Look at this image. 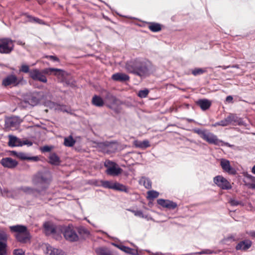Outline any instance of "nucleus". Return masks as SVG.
<instances>
[{
	"instance_id": "39",
	"label": "nucleus",
	"mask_w": 255,
	"mask_h": 255,
	"mask_svg": "<svg viewBox=\"0 0 255 255\" xmlns=\"http://www.w3.org/2000/svg\"><path fill=\"white\" fill-rule=\"evenodd\" d=\"M141 181L143 182V184L146 189H150L151 188L152 182L148 178L142 177L141 179Z\"/></svg>"
},
{
	"instance_id": "17",
	"label": "nucleus",
	"mask_w": 255,
	"mask_h": 255,
	"mask_svg": "<svg viewBox=\"0 0 255 255\" xmlns=\"http://www.w3.org/2000/svg\"><path fill=\"white\" fill-rule=\"evenodd\" d=\"M17 191H22L27 194L31 195L34 197H37L38 195L40 194V190L37 189L27 187L21 186L16 189Z\"/></svg>"
},
{
	"instance_id": "16",
	"label": "nucleus",
	"mask_w": 255,
	"mask_h": 255,
	"mask_svg": "<svg viewBox=\"0 0 255 255\" xmlns=\"http://www.w3.org/2000/svg\"><path fill=\"white\" fill-rule=\"evenodd\" d=\"M253 242L250 240H244L238 243L235 249L236 251H246L252 246Z\"/></svg>"
},
{
	"instance_id": "44",
	"label": "nucleus",
	"mask_w": 255,
	"mask_h": 255,
	"mask_svg": "<svg viewBox=\"0 0 255 255\" xmlns=\"http://www.w3.org/2000/svg\"><path fill=\"white\" fill-rule=\"evenodd\" d=\"M127 210L133 213L135 216L140 217L142 218H144L142 212L140 210L135 211L131 209H128Z\"/></svg>"
},
{
	"instance_id": "64",
	"label": "nucleus",
	"mask_w": 255,
	"mask_h": 255,
	"mask_svg": "<svg viewBox=\"0 0 255 255\" xmlns=\"http://www.w3.org/2000/svg\"><path fill=\"white\" fill-rule=\"evenodd\" d=\"M0 255H7V250L0 251Z\"/></svg>"
},
{
	"instance_id": "28",
	"label": "nucleus",
	"mask_w": 255,
	"mask_h": 255,
	"mask_svg": "<svg viewBox=\"0 0 255 255\" xmlns=\"http://www.w3.org/2000/svg\"><path fill=\"white\" fill-rule=\"evenodd\" d=\"M64 75H65V74ZM61 78H62V82L64 83L65 86L72 88L76 87V82L73 78H65V76Z\"/></svg>"
},
{
	"instance_id": "15",
	"label": "nucleus",
	"mask_w": 255,
	"mask_h": 255,
	"mask_svg": "<svg viewBox=\"0 0 255 255\" xmlns=\"http://www.w3.org/2000/svg\"><path fill=\"white\" fill-rule=\"evenodd\" d=\"M0 163L4 167L8 168H14L18 165V162L11 157L2 158Z\"/></svg>"
},
{
	"instance_id": "13",
	"label": "nucleus",
	"mask_w": 255,
	"mask_h": 255,
	"mask_svg": "<svg viewBox=\"0 0 255 255\" xmlns=\"http://www.w3.org/2000/svg\"><path fill=\"white\" fill-rule=\"evenodd\" d=\"M42 93L34 92L27 98V103L32 106L38 105L43 97Z\"/></svg>"
},
{
	"instance_id": "63",
	"label": "nucleus",
	"mask_w": 255,
	"mask_h": 255,
	"mask_svg": "<svg viewBox=\"0 0 255 255\" xmlns=\"http://www.w3.org/2000/svg\"><path fill=\"white\" fill-rule=\"evenodd\" d=\"M27 141H28V139L23 140H21V146L24 145H27Z\"/></svg>"
},
{
	"instance_id": "56",
	"label": "nucleus",
	"mask_w": 255,
	"mask_h": 255,
	"mask_svg": "<svg viewBox=\"0 0 255 255\" xmlns=\"http://www.w3.org/2000/svg\"><path fill=\"white\" fill-rule=\"evenodd\" d=\"M105 98L107 99H109L110 100H111L114 102H115L116 101V97L110 93H107Z\"/></svg>"
},
{
	"instance_id": "9",
	"label": "nucleus",
	"mask_w": 255,
	"mask_h": 255,
	"mask_svg": "<svg viewBox=\"0 0 255 255\" xmlns=\"http://www.w3.org/2000/svg\"><path fill=\"white\" fill-rule=\"evenodd\" d=\"M214 183L222 190H230L232 188L231 183L222 175H217L213 178Z\"/></svg>"
},
{
	"instance_id": "54",
	"label": "nucleus",
	"mask_w": 255,
	"mask_h": 255,
	"mask_svg": "<svg viewBox=\"0 0 255 255\" xmlns=\"http://www.w3.org/2000/svg\"><path fill=\"white\" fill-rule=\"evenodd\" d=\"M7 243L5 242H0V251H6Z\"/></svg>"
},
{
	"instance_id": "36",
	"label": "nucleus",
	"mask_w": 255,
	"mask_h": 255,
	"mask_svg": "<svg viewBox=\"0 0 255 255\" xmlns=\"http://www.w3.org/2000/svg\"><path fill=\"white\" fill-rule=\"evenodd\" d=\"M220 165L225 172L231 166L229 160L224 158L221 159Z\"/></svg>"
},
{
	"instance_id": "61",
	"label": "nucleus",
	"mask_w": 255,
	"mask_h": 255,
	"mask_svg": "<svg viewBox=\"0 0 255 255\" xmlns=\"http://www.w3.org/2000/svg\"><path fill=\"white\" fill-rule=\"evenodd\" d=\"M112 245L115 247H116L117 248H118V249H119L120 250H121V249H122V246H123V245H122V244H116V243H112Z\"/></svg>"
},
{
	"instance_id": "51",
	"label": "nucleus",
	"mask_w": 255,
	"mask_h": 255,
	"mask_svg": "<svg viewBox=\"0 0 255 255\" xmlns=\"http://www.w3.org/2000/svg\"><path fill=\"white\" fill-rule=\"evenodd\" d=\"M228 173L229 174L235 175L237 174V170L232 166H231L229 168L227 169L225 171Z\"/></svg>"
},
{
	"instance_id": "40",
	"label": "nucleus",
	"mask_w": 255,
	"mask_h": 255,
	"mask_svg": "<svg viewBox=\"0 0 255 255\" xmlns=\"http://www.w3.org/2000/svg\"><path fill=\"white\" fill-rule=\"evenodd\" d=\"M111 251L105 248H99L97 249L96 253L98 255H109Z\"/></svg>"
},
{
	"instance_id": "35",
	"label": "nucleus",
	"mask_w": 255,
	"mask_h": 255,
	"mask_svg": "<svg viewBox=\"0 0 255 255\" xmlns=\"http://www.w3.org/2000/svg\"><path fill=\"white\" fill-rule=\"evenodd\" d=\"M238 240V239L235 238V235L234 234H231L229 235L228 237L224 238L223 239L221 242L223 244H227V243L229 242H236Z\"/></svg>"
},
{
	"instance_id": "50",
	"label": "nucleus",
	"mask_w": 255,
	"mask_h": 255,
	"mask_svg": "<svg viewBox=\"0 0 255 255\" xmlns=\"http://www.w3.org/2000/svg\"><path fill=\"white\" fill-rule=\"evenodd\" d=\"M53 146H49L48 145H44L40 148V150L42 152H50L53 148Z\"/></svg>"
},
{
	"instance_id": "30",
	"label": "nucleus",
	"mask_w": 255,
	"mask_h": 255,
	"mask_svg": "<svg viewBox=\"0 0 255 255\" xmlns=\"http://www.w3.org/2000/svg\"><path fill=\"white\" fill-rule=\"evenodd\" d=\"M134 144L135 147L140 148H146L150 146L149 142L147 140H144L142 141L135 140Z\"/></svg>"
},
{
	"instance_id": "37",
	"label": "nucleus",
	"mask_w": 255,
	"mask_h": 255,
	"mask_svg": "<svg viewBox=\"0 0 255 255\" xmlns=\"http://www.w3.org/2000/svg\"><path fill=\"white\" fill-rule=\"evenodd\" d=\"M101 185L105 188L113 189L114 182L108 180H101Z\"/></svg>"
},
{
	"instance_id": "18",
	"label": "nucleus",
	"mask_w": 255,
	"mask_h": 255,
	"mask_svg": "<svg viewBox=\"0 0 255 255\" xmlns=\"http://www.w3.org/2000/svg\"><path fill=\"white\" fill-rule=\"evenodd\" d=\"M227 120L229 125H238L240 126L245 125V122L243 120L238 117L236 115L231 114L227 117Z\"/></svg>"
},
{
	"instance_id": "32",
	"label": "nucleus",
	"mask_w": 255,
	"mask_h": 255,
	"mask_svg": "<svg viewBox=\"0 0 255 255\" xmlns=\"http://www.w3.org/2000/svg\"><path fill=\"white\" fill-rule=\"evenodd\" d=\"M76 140L73 136L70 135L66 137L64 140V145L67 147H72L75 144Z\"/></svg>"
},
{
	"instance_id": "47",
	"label": "nucleus",
	"mask_w": 255,
	"mask_h": 255,
	"mask_svg": "<svg viewBox=\"0 0 255 255\" xmlns=\"http://www.w3.org/2000/svg\"><path fill=\"white\" fill-rule=\"evenodd\" d=\"M7 239L6 233L3 230H0V242H5L6 243Z\"/></svg>"
},
{
	"instance_id": "3",
	"label": "nucleus",
	"mask_w": 255,
	"mask_h": 255,
	"mask_svg": "<svg viewBox=\"0 0 255 255\" xmlns=\"http://www.w3.org/2000/svg\"><path fill=\"white\" fill-rule=\"evenodd\" d=\"M52 180L51 172L47 169H43L35 173L32 178L34 185L40 187L42 190L46 189Z\"/></svg>"
},
{
	"instance_id": "42",
	"label": "nucleus",
	"mask_w": 255,
	"mask_h": 255,
	"mask_svg": "<svg viewBox=\"0 0 255 255\" xmlns=\"http://www.w3.org/2000/svg\"><path fill=\"white\" fill-rule=\"evenodd\" d=\"M78 232L80 235H88L90 234L89 231L84 227H80L77 229L76 232Z\"/></svg>"
},
{
	"instance_id": "11",
	"label": "nucleus",
	"mask_w": 255,
	"mask_h": 255,
	"mask_svg": "<svg viewBox=\"0 0 255 255\" xmlns=\"http://www.w3.org/2000/svg\"><path fill=\"white\" fill-rule=\"evenodd\" d=\"M29 77L35 81H39L43 83H46L47 82L46 77L42 74L40 70L36 68L31 70Z\"/></svg>"
},
{
	"instance_id": "62",
	"label": "nucleus",
	"mask_w": 255,
	"mask_h": 255,
	"mask_svg": "<svg viewBox=\"0 0 255 255\" xmlns=\"http://www.w3.org/2000/svg\"><path fill=\"white\" fill-rule=\"evenodd\" d=\"M10 152H11V154L12 156H15V157H17L18 154V152H17V151H15V150H12V151H11Z\"/></svg>"
},
{
	"instance_id": "21",
	"label": "nucleus",
	"mask_w": 255,
	"mask_h": 255,
	"mask_svg": "<svg viewBox=\"0 0 255 255\" xmlns=\"http://www.w3.org/2000/svg\"><path fill=\"white\" fill-rule=\"evenodd\" d=\"M112 79L115 81L125 82L129 80V76L125 73L118 72L114 74L112 76Z\"/></svg>"
},
{
	"instance_id": "33",
	"label": "nucleus",
	"mask_w": 255,
	"mask_h": 255,
	"mask_svg": "<svg viewBox=\"0 0 255 255\" xmlns=\"http://www.w3.org/2000/svg\"><path fill=\"white\" fill-rule=\"evenodd\" d=\"M121 247V251L124 252L126 253H127L131 255H138V251L137 250L130 248L124 245H123Z\"/></svg>"
},
{
	"instance_id": "2",
	"label": "nucleus",
	"mask_w": 255,
	"mask_h": 255,
	"mask_svg": "<svg viewBox=\"0 0 255 255\" xmlns=\"http://www.w3.org/2000/svg\"><path fill=\"white\" fill-rule=\"evenodd\" d=\"M193 131L198 134L201 138L208 142L209 144L221 146H226L229 147L233 146V145L228 142L219 139L216 135L209 131L207 129L194 128L193 129Z\"/></svg>"
},
{
	"instance_id": "14",
	"label": "nucleus",
	"mask_w": 255,
	"mask_h": 255,
	"mask_svg": "<svg viewBox=\"0 0 255 255\" xmlns=\"http://www.w3.org/2000/svg\"><path fill=\"white\" fill-rule=\"evenodd\" d=\"M157 203L162 207L169 210H174L177 207V204L176 202L169 200L158 199L157 200Z\"/></svg>"
},
{
	"instance_id": "26",
	"label": "nucleus",
	"mask_w": 255,
	"mask_h": 255,
	"mask_svg": "<svg viewBox=\"0 0 255 255\" xmlns=\"http://www.w3.org/2000/svg\"><path fill=\"white\" fill-rule=\"evenodd\" d=\"M92 103L93 105L98 107H103L104 105L103 99L100 96L96 95L93 97Z\"/></svg>"
},
{
	"instance_id": "24",
	"label": "nucleus",
	"mask_w": 255,
	"mask_h": 255,
	"mask_svg": "<svg viewBox=\"0 0 255 255\" xmlns=\"http://www.w3.org/2000/svg\"><path fill=\"white\" fill-rule=\"evenodd\" d=\"M61 160L58 155L55 152L51 153L49 156L48 163L52 165L59 166Z\"/></svg>"
},
{
	"instance_id": "7",
	"label": "nucleus",
	"mask_w": 255,
	"mask_h": 255,
	"mask_svg": "<svg viewBox=\"0 0 255 255\" xmlns=\"http://www.w3.org/2000/svg\"><path fill=\"white\" fill-rule=\"evenodd\" d=\"M61 232H63L64 237L68 241L75 242L79 240V236L76 230L72 225L64 227L62 230H61Z\"/></svg>"
},
{
	"instance_id": "12",
	"label": "nucleus",
	"mask_w": 255,
	"mask_h": 255,
	"mask_svg": "<svg viewBox=\"0 0 255 255\" xmlns=\"http://www.w3.org/2000/svg\"><path fill=\"white\" fill-rule=\"evenodd\" d=\"M40 72H41L43 75H51L53 74L54 76L60 77H63L65 74L66 73L64 70L56 68H46L41 70Z\"/></svg>"
},
{
	"instance_id": "25",
	"label": "nucleus",
	"mask_w": 255,
	"mask_h": 255,
	"mask_svg": "<svg viewBox=\"0 0 255 255\" xmlns=\"http://www.w3.org/2000/svg\"><path fill=\"white\" fill-rule=\"evenodd\" d=\"M17 158L22 160H31L35 162L39 160V158L38 156H29L22 152H18Z\"/></svg>"
},
{
	"instance_id": "49",
	"label": "nucleus",
	"mask_w": 255,
	"mask_h": 255,
	"mask_svg": "<svg viewBox=\"0 0 255 255\" xmlns=\"http://www.w3.org/2000/svg\"><path fill=\"white\" fill-rule=\"evenodd\" d=\"M47 106L50 108L55 109H57V107L59 106H61V105L57 103L49 101L47 102Z\"/></svg>"
},
{
	"instance_id": "52",
	"label": "nucleus",
	"mask_w": 255,
	"mask_h": 255,
	"mask_svg": "<svg viewBox=\"0 0 255 255\" xmlns=\"http://www.w3.org/2000/svg\"><path fill=\"white\" fill-rule=\"evenodd\" d=\"M229 203L232 206H237L241 204V202L234 199H231Z\"/></svg>"
},
{
	"instance_id": "45",
	"label": "nucleus",
	"mask_w": 255,
	"mask_h": 255,
	"mask_svg": "<svg viewBox=\"0 0 255 255\" xmlns=\"http://www.w3.org/2000/svg\"><path fill=\"white\" fill-rule=\"evenodd\" d=\"M213 254H216V252H214V251L210 250L209 249H205V250H202L201 252L195 253V255H203V254L211 255Z\"/></svg>"
},
{
	"instance_id": "19",
	"label": "nucleus",
	"mask_w": 255,
	"mask_h": 255,
	"mask_svg": "<svg viewBox=\"0 0 255 255\" xmlns=\"http://www.w3.org/2000/svg\"><path fill=\"white\" fill-rule=\"evenodd\" d=\"M5 123L8 128H16L19 127L20 122L19 117H15L6 119Z\"/></svg>"
},
{
	"instance_id": "27",
	"label": "nucleus",
	"mask_w": 255,
	"mask_h": 255,
	"mask_svg": "<svg viewBox=\"0 0 255 255\" xmlns=\"http://www.w3.org/2000/svg\"><path fill=\"white\" fill-rule=\"evenodd\" d=\"M148 28L150 31L153 32H157L162 29V25L156 22H148Z\"/></svg>"
},
{
	"instance_id": "8",
	"label": "nucleus",
	"mask_w": 255,
	"mask_h": 255,
	"mask_svg": "<svg viewBox=\"0 0 255 255\" xmlns=\"http://www.w3.org/2000/svg\"><path fill=\"white\" fill-rule=\"evenodd\" d=\"M13 40L10 38H2L0 39V53L10 54L14 49Z\"/></svg>"
},
{
	"instance_id": "41",
	"label": "nucleus",
	"mask_w": 255,
	"mask_h": 255,
	"mask_svg": "<svg viewBox=\"0 0 255 255\" xmlns=\"http://www.w3.org/2000/svg\"><path fill=\"white\" fill-rule=\"evenodd\" d=\"M147 195L148 199L153 200L159 196V192L154 190H150L147 192Z\"/></svg>"
},
{
	"instance_id": "59",
	"label": "nucleus",
	"mask_w": 255,
	"mask_h": 255,
	"mask_svg": "<svg viewBox=\"0 0 255 255\" xmlns=\"http://www.w3.org/2000/svg\"><path fill=\"white\" fill-rule=\"evenodd\" d=\"M13 42H15L16 44L19 45L24 46L25 45V42L21 40H17L16 41H13Z\"/></svg>"
},
{
	"instance_id": "58",
	"label": "nucleus",
	"mask_w": 255,
	"mask_h": 255,
	"mask_svg": "<svg viewBox=\"0 0 255 255\" xmlns=\"http://www.w3.org/2000/svg\"><path fill=\"white\" fill-rule=\"evenodd\" d=\"M226 102L228 103H232L233 102V98L232 96H228L226 99Z\"/></svg>"
},
{
	"instance_id": "10",
	"label": "nucleus",
	"mask_w": 255,
	"mask_h": 255,
	"mask_svg": "<svg viewBox=\"0 0 255 255\" xmlns=\"http://www.w3.org/2000/svg\"><path fill=\"white\" fill-rule=\"evenodd\" d=\"M43 227L47 235H59L60 233L61 230H59V228L49 222H45L43 224Z\"/></svg>"
},
{
	"instance_id": "6",
	"label": "nucleus",
	"mask_w": 255,
	"mask_h": 255,
	"mask_svg": "<svg viewBox=\"0 0 255 255\" xmlns=\"http://www.w3.org/2000/svg\"><path fill=\"white\" fill-rule=\"evenodd\" d=\"M104 166L107 168L105 171L106 173L110 176H118L123 171V169L119 166L117 163L110 160H106L105 161Z\"/></svg>"
},
{
	"instance_id": "53",
	"label": "nucleus",
	"mask_w": 255,
	"mask_h": 255,
	"mask_svg": "<svg viewBox=\"0 0 255 255\" xmlns=\"http://www.w3.org/2000/svg\"><path fill=\"white\" fill-rule=\"evenodd\" d=\"M13 254L14 255H24V252L22 249H15L13 250Z\"/></svg>"
},
{
	"instance_id": "5",
	"label": "nucleus",
	"mask_w": 255,
	"mask_h": 255,
	"mask_svg": "<svg viewBox=\"0 0 255 255\" xmlns=\"http://www.w3.org/2000/svg\"><path fill=\"white\" fill-rule=\"evenodd\" d=\"M26 81L23 78H18L14 73L8 75L2 79V85L4 87L12 86V87H18L25 84Z\"/></svg>"
},
{
	"instance_id": "38",
	"label": "nucleus",
	"mask_w": 255,
	"mask_h": 255,
	"mask_svg": "<svg viewBox=\"0 0 255 255\" xmlns=\"http://www.w3.org/2000/svg\"><path fill=\"white\" fill-rule=\"evenodd\" d=\"M207 72L206 68H196L192 70V74L195 76L202 75Z\"/></svg>"
},
{
	"instance_id": "31",
	"label": "nucleus",
	"mask_w": 255,
	"mask_h": 255,
	"mask_svg": "<svg viewBox=\"0 0 255 255\" xmlns=\"http://www.w3.org/2000/svg\"><path fill=\"white\" fill-rule=\"evenodd\" d=\"M1 194L2 196L10 198H14L15 196L14 195V190H9L7 188H3L0 189Z\"/></svg>"
},
{
	"instance_id": "46",
	"label": "nucleus",
	"mask_w": 255,
	"mask_h": 255,
	"mask_svg": "<svg viewBox=\"0 0 255 255\" xmlns=\"http://www.w3.org/2000/svg\"><path fill=\"white\" fill-rule=\"evenodd\" d=\"M19 71L24 73H29V75L30 74L31 70H30L29 67L28 65L23 64L21 66Z\"/></svg>"
},
{
	"instance_id": "34",
	"label": "nucleus",
	"mask_w": 255,
	"mask_h": 255,
	"mask_svg": "<svg viewBox=\"0 0 255 255\" xmlns=\"http://www.w3.org/2000/svg\"><path fill=\"white\" fill-rule=\"evenodd\" d=\"M24 15H25L28 18V20H27L28 22H29L31 23H39V24H42L43 23L42 20H41L37 17L32 16L28 14L27 13H25L24 14Z\"/></svg>"
},
{
	"instance_id": "60",
	"label": "nucleus",
	"mask_w": 255,
	"mask_h": 255,
	"mask_svg": "<svg viewBox=\"0 0 255 255\" xmlns=\"http://www.w3.org/2000/svg\"><path fill=\"white\" fill-rule=\"evenodd\" d=\"M246 185L249 188L255 190V183H248Z\"/></svg>"
},
{
	"instance_id": "20",
	"label": "nucleus",
	"mask_w": 255,
	"mask_h": 255,
	"mask_svg": "<svg viewBox=\"0 0 255 255\" xmlns=\"http://www.w3.org/2000/svg\"><path fill=\"white\" fill-rule=\"evenodd\" d=\"M45 254L46 255H66L64 251L61 249L54 248L48 245L46 246Z\"/></svg>"
},
{
	"instance_id": "4",
	"label": "nucleus",
	"mask_w": 255,
	"mask_h": 255,
	"mask_svg": "<svg viewBox=\"0 0 255 255\" xmlns=\"http://www.w3.org/2000/svg\"><path fill=\"white\" fill-rule=\"evenodd\" d=\"M9 228L11 232L15 233L14 236L17 242L25 244L30 240L31 236L26 226L17 225L10 226Z\"/></svg>"
},
{
	"instance_id": "55",
	"label": "nucleus",
	"mask_w": 255,
	"mask_h": 255,
	"mask_svg": "<svg viewBox=\"0 0 255 255\" xmlns=\"http://www.w3.org/2000/svg\"><path fill=\"white\" fill-rule=\"evenodd\" d=\"M219 122L220 126L225 127L228 125H229L227 117L225 119L219 121Z\"/></svg>"
},
{
	"instance_id": "1",
	"label": "nucleus",
	"mask_w": 255,
	"mask_h": 255,
	"mask_svg": "<svg viewBox=\"0 0 255 255\" xmlns=\"http://www.w3.org/2000/svg\"><path fill=\"white\" fill-rule=\"evenodd\" d=\"M152 66V63L148 59L136 58L127 61L125 68L128 73L143 79L151 74Z\"/></svg>"
},
{
	"instance_id": "48",
	"label": "nucleus",
	"mask_w": 255,
	"mask_h": 255,
	"mask_svg": "<svg viewBox=\"0 0 255 255\" xmlns=\"http://www.w3.org/2000/svg\"><path fill=\"white\" fill-rule=\"evenodd\" d=\"M44 57L47 59H49L54 62L59 63L60 61L59 58L55 55H45Z\"/></svg>"
},
{
	"instance_id": "22",
	"label": "nucleus",
	"mask_w": 255,
	"mask_h": 255,
	"mask_svg": "<svg viewBox=\"0 0 255 255\" xmlns=\"http://www.w3.org/2000/svg\"><path fill=\"white\" fill-rule=\"evenodd\" d=\"M196 104L203 111L209 109L212 105L211 101L207 99H199L196 101Z\"/></svg>"
},
{
	"instance_id": "29",
	"label": "nucleus",
	"mask_w": 255,
	"mask_h": 255,
	"mask_svg": "<svg viewBox=\"0 0 255 255\" xmlns=\"http://www.w3.org/2000/svg\"><path fill=\"white\" fill-rule=\"evenodd\" d=\"M113 190L128 193V190L126 186L119 182H114Z\"/></svg>"
},
{
	"instance_id": "23",
	"label": "nucleus",
	"mask_w": 255,
	"mask_h": 255,
	"mask_svg": "<svg viewBox=\"0 0 255 255\" xmlns=\"http://www.w3.org/2000/svg\"><path fill=\"white\" fill-rule=\"evenodd\" d=\"M9 141L8 145L10 147L21 146V139L18 138L17 136L13 135H9L8 136Z\"/></svg>"
},
{
	"instance_id": "57",
	"label": "nucleus",
	"mask_w": 255,
	"mask_h": 255,
	"mask_svg": "<svg viewBox=\"0 0 255 255\" xmlns=\"http://www.w3.org/2000/svg\"><path fill=\"white\" fill-rule=\"evenodd\" d=\"M245 176L248 179H250L252 181L255 182V177L248 173L247 172L245 174Z\"/></svg>"
},
{
	"instance_id": "43",
	"label": "nucleus",
	"mask_w": 255,
	"mask_h": 255,
	"mask_svg": "<svg viewBox=\"0 0 255 255\" xmlns=\"http://www.w3.org/2000/svg\"><path fill=\"white\" fill-rule=\"evenodd\" d=\"M149 92V91L147 89L139 90L137 94V96L141 98H145L148 95Z\"/></svg>"
}]
</instances>
